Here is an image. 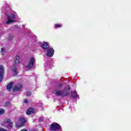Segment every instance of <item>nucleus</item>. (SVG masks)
<instances>
[{"instance_id": "nucleus-1", "label": "nucleus", "mask_w": 131, "mask_h": 131, "mask_svg": "<svg viewBox=\"0 0 131 131\" xmlns=\"http://www.w3.org/2000/svg\"><path fill=\"white\" fill-rule=\"evenodd\" d=\"M69 90H70V87L67 85L64 91L57 90L55 95L60 97H66L69 95Z\"/></svg>"}, {"instance_id": "nucleus-2", "label": "nucleus", "mask_w": 131, "mask_h": 131, "mask_svg": "<svg viewBox=\"0 0 131 131\" xmlns=\"http://www.w3.org/2000/svg\"><path fill=\"white\" fill-rule=\"evenodd\" d=\"M17 16V13L15 12H12L9 13L7 14V21H6V24H11L15 21V18Z\"/></svg>"}, {"instance_id": "nucleus-3", "label": "nucleus", "mask_w": 131, "mask_h": 131, "mask_svg": "<svg viewBox=\"0 0 131 131\" xmlns=\"http://www.w3.org/2000/svg\"><path fill=\"white\" fill-rule=\"evenodd\" d=\"M34 63H35V58L32 56L29 59L28 65L25 67L26 70L27 71H28V70H30V69L34 66Z\"/></svg>"}, {"instance_id": "nucleus-4", "label": "nucleus", "mask_w": 131, "mask_h": 131, "mask_svg": "<svg viewBox=\"0 0 131 131\" xmlns=\"http://www.w3.org/2000/svg\"><path fill=\"white\" fill-rule=\"evenodd\" d=\"M25 123H26V119L24 117L19 118L18 121L16 124V127H21V126H23V125L25 124Z\"/></svg>"}, {"instance_id": "nucleus-5", "label": "nucleus", "mask_w": 131, "mask_h": 131, "mask_svg": "<svg viewBox=\"0 0 131 131\" xmlns=\"http://www.w3.org/2000/svg\"><path fill=\"white\" fill-rule=\"evenodd\" d=\"M61 129V126L59 125V124L55 123H52L50 126L51 130H59V129Z\"/></svg>"}, {"instance_id": "nucleus-6", "label": "nucleus", "mask_w": 131, "mask_h": 131, "mask_svg": "<svg viewBox=\"0 0 131 131\" xmlns=\"http://www.w3.org/2000/svg\"><path fill=\"white\" fill-rule=\"evenodd\" d=\"M55 53V50L53 48H50L47 50L46 55L48 57H53Z\"/></svg>"}, {"instance_id": "nucleus-7", "label": "nucleus", "mask_w": 131, "mask_h": 131, "mask_svg": "<svg viewBox=\"0 0 131 131\" xmlns=\"http://www.w3.org/2000/svg\"><path fill=\"white\" fill-rule=\"evenodd\" d=\"M4 73L5 71L4 67H3V66H0V82H2V80H3V78H4Z\"/></svg>"}, {"instance_id": "nucleus-8", "label": "nucleus", "mask_w": 131, "mask_h": 131, "mask_svg": "<svg viewBox=\"0 0 131 131\" xmlns=\"http://www.w3.org/2000/svg\"><path fill=\"white\" fill-rule=\"evenodd\" d=\"M40 47L43 50H47L49 48H50V46L49 45V43L48 42H42L40 44Z\"/></svg>"}, {"instance_id": "nucleus-9", "label": "nucleus", "mask_w": 131, "mask_h": 131, "mask_svg": "<svg viewBox=\"0 0 131 131\" xmlns=\"http://www.w3.org/2000/svg\"><path fill=\"white\" fill-rule=\"evenodd\" d=\"M21 88H22V85H21V84H19L14 86L13 89V92H19L21 91Z\"/></svg>"}, {"instance_id": "nucleus-10", "label": "nucleus", "mask_w": 131, "mask_h": 131, "mask_svg": "<svg viewBox=\"0 0 131 131\" xmlns=\"http://www.w3.org/2000/svg\"><path fill=\"white\" fill-rule=\"evenodd\" d=\"M19 64H20V57L17 55L15 57L14 59V65L15 66H17Z\"/></svg>"}, {"instance_id": "nucleus-11", "label": "nucleus", "mask_w": 131, "mask_h": 131, "mask_svg": "<svg viewBox=\"0 0 131 131\" xmlns=\"http://www.w3.org/2000/svg\"><path fill=\"white\" fill-rule=\"evenodd\" d=\"M5 122H7V123L8 124V128L10 129L12 128V121H11L10 119H6L5 120Z\"/></svg>"}, {"instance_id": "nucleus-12", "label": "nucleus", "mask_w": 131, "mask_h": 131, "mask_svg": "<svg viewBox=\"0 0 131 131\" xmlns=\"http://www.w3.org/2000/svg\"><path fill=\"white\" fill-rule=\"evenodd\" d=\"M34 112H35V111L33 108H30L27 110V115H30V114H33Z\"/></svg>"}, {"instance_id": "nucleus-13", "label": "nucleus", "mask_w": 131, "mask_h": 131, "mask_svg": "<svg viewBox=\"0 0 131 131\" xmlns=\"http://www.w3.org/2000/svg\"><path fill=\"white\" fill-rule=\"evenodd\" d=\"M13 85L14 83L13 82H11L10 83L8 84L6 88L7 90L8 91V92H10V91L12 90V88H13Z\"/></svg>"}, {"instance_id": "nucleus-14", "label": "nucleus", "mask_w": 131, "mask_h": 131, "mask_svg": "<svg viewBox=\"0 0 131 131\" xmlns=\"http://www.w3.org/2000/svg\"><path fill=\"white\" fill-rule=\"evenodd\" d=\"M12 71H13L14 76H16L18 74V72L17 71V69L15 67L12 68Z\"/></svg>"}, {"instance_id": "nucleus-15", "label": "nucleus", "mask_w": 131, "mask_h": 131, "mask_svg": "<svg viewBox=\"0 0 131 131\" xmlns=\"http://www.w3.org/2000/svg\"><path fill=\"white\" fill-rule=\"evenodd\" d=\"M72 96L73 98H77V94L75 92H72Z\"/></svg>"}, {"instance_id": "nucleus-16", "label": "nucleus", "mask_w": 131, "mask_h": 131, "mask_svg": "<svg viewBox=\"0 0 131 131\" xmlns=\"http://www.w3.org/2000/svg\"><path fill=\"white\" fill-rule=\"evenodd\" d=\"M3 114H5V111L3 108L0 109V115H3Z\"/></svg>"}, {"instance_id": "nucleus-17", "label": "nucleus", "mask_w": 131, "mask_h": 131, "mask_svg": "<svg viewBox=\"0 0 131 131\" xmlns=\"http://www.w3.org/2000/svg\"><path fill=\"white\" fill-rule=\"evenodd\" d=\"M6 53V49L5 48H2L1 50V53L2 55H4V53Z\"/></svg>"}, {"instance_id": "nucleus-18", "label": "nucleus", "mask_w": 131, "mask_h": 131, "mask_svg": "<svg viewBox=\"0 0 131 131\" xmlns=\"http://www.w3.org/2000/svg\"><path fill=\"white\" fill-rule=\"evenodd\" d=\"M55 26V28H60V27H62V25L56 24Z\"/></svg>"}, {"instance_id": "nucleus-19", "label": "nucleus", "mask_w": 131, "mask_h": 131, "mask_svg": "<svg viewBox=\"0 0 131 131\" xmlns=\"http://www.w3.org/2000/svg\"><path fill=\"white\" fill-rule=\"evenodd\" d=\"M27 96H31V92H27Z\"/></svg>"}, {"instance_id": "nucleus-20", "label": "nucleus", "mask_w": 131, "mask_h": 131, "mask_svg": "<svg viewBox=\"0 0 131 131\" xmlns=\"http://www.w3.org/2000/svg\"><path fill=\"white\" fill-rule=\"evenodd\" d=\"M24 102H25V103H26V104H27V103H28V99H25Z\"/></svg>"}, {"instance_id": "nucleus-21", "label": "nucleus", "mask_w": 131, "mask_h": 131, "mask_svg": "<svg viewBox=\"0 0 131 131\" xmlns=\"http://www.w3.org/2000/svg\"><path fill=\"white\" fill-rule=\"evenodd\" d=\"M0 131H7V130H6V129H4L3 128L0 129Z\"/></svg>"}, {"instance_id": "nucleus-22", "label": "nucleus", "mask_w": 131, "mask_h": 131, "mask_svg": "<svg viewBox=\"0 0 131 131\" xmlns=\"http://www.w3.org/2000/svg\"><path fill=\"white\" fill-rule=\"evenodd\" d=\"M71 110H72V111H75V108H74V107L73 106L72 107H71Z\"/></svg>"}, {"instance_id": "nucleus-23", "label": "nucleus", "mask_w": 131, "mask_h": 131, "mask_svg": "<svg viewBox=\"0 0 131 131\" xmlns=\"http://www.w3.org/2000/svg\"><path fill=\"white\" fill-rule=\"evenodd\" d=\"M21 131H27V129H23L21 130Z\"/></svg>"}, {"instance_id": "nucleus-24", "label": "nucleus", "mask_w": 131, "mask_h": 131, "mask_svg": "<svg viewBox=\"0 0 131 131\" xmlns=\"http://www.w3.org/2000/svg\"><path fill=\"white\" fill-rule=\"evenodd\" d=\"M58 87H59V88H61V84H59L58 85Z\"/></svg>"}, {"instance_id": "nucleus-25", "label": "nucleus", "mask_w": 131, "mask_h": 131, "mask_svg": "<svg viewBox=\"0 0 131 131\" xmlns=\"http://www.w3.org/2000/svg\"><path fill=\"white\" fill-rule=\"evenodd\" d=\"M24 26H25V25H23V27H24Z\"/></svg>"}, {"instance_id": "nucleus-26", "label": "nucleus", "mask_w": 131, "mask_h": 131, "mask_svg": "<svg viewBox=\"0 0 131 131\" xmlns=\"http://www.w3.org/2000/svg\"><path fill=\"white\" fill-rule=\"evenodd\" d=\"M7 104H8V103H6V105H7Z\"/></svg>"}]
</instances>
